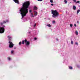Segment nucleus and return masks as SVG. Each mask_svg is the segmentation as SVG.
Listing matches in <instances>:
<instances>
[{"instance_id":"nucleus-1","label":"nucleus","mask_w":80,"mask_h":80,"mask_svg":"<svg viewBox=\"0 0 80 80\" xmlns=\"http://www.w3.org/2000/svg\"><path fill=\"white\" fill-rule=\"evenodd\" d=\"M29 5L30 2L29 1L25 2L22 3V7L21 8L19 11V12L21 14L22 17L21 19H23L24 17H25L26 15L28 13V8L29 7Z\"/></svg>"},{"instance_id":"nucleus-2","label":"nucleus","mask_w":80,"mask_h":80,"mask_svg":"<svg viewBox=\"0 0 80 80\" xmlns=\"http://www.w3.org/2000/svg\"><path fill=\"white\" fill-rule=\"evenodd\" d=\"M52 14V17L55 18L57 17H58L59 16V13L58 12H57V11L55 10H52L51 12Z\"/></svg>"},{"instance_id":"nucleus-3","label":"nucleus","mask_w":80,"mask_h":80,"mask_svg":"<svg viewBox=\"0 0 80 80\" xmlns=\"http://www.w3.org/2000/svg\"><path fill=\"white\" fill-rule=\"evenodd\" d=\"M3 22H0V25H2V27H0V33H3L5 32V28L6 26L4 25H3Z\"/></svg>"},{"instance_id":"nucleus-4","label":"nucleus","mask_w":80,"mask_h":80,"mask_svg":"<svg viewBox=\"0 0 80 80\" xmlns=\"http://www.w3.org/2000/svg\"><path fill=\"white\" fill-rule=\"evenodd\" d=\"M25 43L26 46H29L30 44V41H27V40L26 39L22 41V44L23 45Z\"/></svg>"},{"instance_id":"nucleus-5","label":"nucleus","mask_w":80,"mask_h":80,"mask_svg":"<svg viewBox=\"0 0 80 80\" xmlns=\"http://www.w3.org/2000/svg\"><path fill=\"white\" fill-rule=\"evenodd\" d=\"M9 48H13V44L12 43V42H10V41H9Z\"/></svg>"},{"instance_id":"nucleus-6","label":"nucleus","mask_w":80,"mask_h":80,"mask_svg":"<svg viewBox=\"0 0 80 80\" xmlns=\"http://www.w3.org/2000/svg\"><path fill=\"white\" fill-rule=\"evenodd\" d=\"M8 40H12V37H11V36H10V35H8Z\"/></svg>"},{"instance_id":"nucleus-7","label":"nucleus","mask_w":80,"mask_h":80,"mask_svg":"<svg viewBox=\"0 0 80 80\" xmlns=\"http://www.w3.org/2000/svg\"><path fill=\"white\" fill-rule=\"evenodd\" d=\"M30 16L31 17H32V18L34 17V15H33V13H32L30 14Z\"/></svg>"},{"instance_id":"nucleus-8","label":"nucleus","mask_w":80,"mask_h":80,"mask_svg":"<svg viewBox=\"0 0 80 80\" xmlns=\"http://www.w3.org/2000/svg\"><path fill=\"white\" fill-rule=\"evenodd\" d=\"M14 2H15V3H18V4L19 3L18 0H13Z\"/></svg>"},{"instance_id":"nucleus-9","label":"nucleus","mask_w":80,"mask_h":80,"mask_svg":"<svg viewBox=\"0 0 80 80\" xmlns=\"http://www.w3.org/2000/svg\"><path fill=\"white\" fill-rule=\"evenodd\" d=\"M34 16H37V12L35 11H34Z\"/></svg>"},{"instance_id":"nucleus-10","label":"nucleus","mask_w":80,"mask_h":80,"mask_svg":"<svg viewBox=\"0 0 80 80\" xmlns=\"http://www.w3.org/2000/svg\"><path fill=\"white\" fill-rule=\"evenodd\" d=\"M69 69H70V70H72L73 68L71 66H69Z\"/></svg>"},{"instance_id":"nucleus-11","label":"nucleus","mask_w":80,"mask_h":80,"mask_svg":"<svg viewBox=\"0 0 80 80\" xmlns=\"http://www.w3.org/2000/svg\"><path fill=\"white\" fill-rule=\"evenodd\" d=\"M46 26H47V27H52V26H51L50 24H47Z\"/></svg>"},{"instance_id":"nucleus-12","label":"nucleus","mask_w":80,"mask_h":80,"mask_svg":"<svg viewBox=\"0 0 80 80\" xmlns=\"http://www.w3.org/2000/svg\"><path fill=\"white\" fill-rule=\"evenodd\" d=\"M75 33L76 35H78V31H76Z\"/></svg>"},{"instance_id":"nucleus-13","label":"nucleus","mask_w":80,"mask_h":80,"mask_svg":"<svg viewBox=\"0 0 80 80\" xmlns=\"http://www.w3.org/2000/svg\"><path fill=\"white\" fill-rule=\"evenodd\" d=\"M73 10H76V7H75V6H73Z\"/></svg>"},{"instance_id":"nucleus-14","label":"nucleus","mask_w":80,"mask_h":80,"mask_svg":"<svg viewBox=\"0 0 80 80\" xmlns=\"http://www.w3.org/2000/svg\"><path fill=\"white\" fill-rule=\"evenodd\" d=\"M38 8H37V7H36V6H35L34 7V10H37Z\"/></svg>"},{"instance_id":"nucleus-15","label":"nucleus","mask_w":80,"mask_h":80,"mask_svg":"<svg viewBox=\"0 0 80 80\" xmlns=\"http://www.w3.org/2000/svg\"><path fill=\"white\" fill-rule=\"evenodd\" d=\"M64 3L65 4H67V3H68V2H67V1L66 0H65L64 1Z\"/></svg>"},{"instance_id":"nucleus-16","label":"nucleus","mask_w":80,"mask_h":80,"mask_svg":"<svg viewBox=\"0 0 80 80\" xmlns=\"http://www.w3.org/2000/svg\"><path fill=\"white\" fill-rule=\"evenodd\" d=\"M55 23V21L53 20L52 21V23H53V24H54V23Z\"/></svg>"},{"instance_id":"nucleus-17","label":"nucleus","mask_w":80,"mask_h":80,"mask_svg":"<svg viewBox=\"0 0 80 80\" xmlns=\"http://www.w3.org/2000/svg\"><path fill=\"white\" fill-rule=\"evenodd\" d=\"M80 9H79V10H77V14H78V13H79V12H80Z\"/></svg>"},{"instance_id":"nucleus-18","label":"nucleus","mask_w":80,"mask_h":80,"mask_svg":"<svg viewBox=\"0 0 80 80\" xmlns=\"http://www.w3.org/2000/svg\"><path fill=\"white\" fill-rule=\"evenodd\" d=\"M32 11L31 10H30L29 11V13L30 14V13H32Z\"/></svg>"},{"instance_id":"nucleus-19","label":"nucleus","mask_w":80,"mask_h":80,"mask_svg":"<svg viewBox=\"0 0 80 80\" xmlns=\"http://www.w3.org/2000/svg\"><path fill=\"white\" fill-rule=\"evenodd\" d=\"M77 67H78V68H80V66L79 65H77Z\"/></svg>"},{"instance_id":"nucleus-20","label":"nucleus","mask_w":80,"mask_h":80,"mask_svg":"<svg viewBox=\"0 0 80 80\" xmlns=\"http://www.w3.org/2000/svg\"><path fill=\"white\" fill-rule=\"evenodd\" d=\"M75 45H77V46H78V42H76L75 43Z\"/></svg>"},{"instance_id":"nucleus-21","label":"nucleus","mask_w":80,"mask_h":80,"mask_svg":"<svg viewBox=\"0 0 80 80\" xmlns=\"http://www.w3.org/2000/svg\"><path fill=\"white\" fill-rule=\"evenodd\" d=\"M13 52H14V51H13L12 50V51H11V53L12 54H13Z\"/></svg>"},{"instance_id":"nucleus-22","label":"nucleus","mask_w":80,"mask_h":80,"mask_svg":"<svg viewBox=\"0 0 80 80\" xmlns=\"http://www.w3.org/2000/svg\"><path fill=\"white\" fill-rule=\"evenodd\" d=\"M8 60H11V58H10V57H8Z\"/></svg>"},{"instance_id":"nucleus-23","label":"nucleus","mask_w":80,"mask_h":80,"mask_svg":"<svg viewBox=\"0 0 80 80\" xmlns=\"http://www.w3.org/2000/svg\"><path fill=\"white\" fill-rule=\"evenodd\" d=\"M2 23H6V21H3L2 22Z\"/></svg>"},{"instance_id":"nucleus-24","label":"nucleus","mask_w":80,"mask_h":80,"mask_svg":"<svg viewBox=\"0 0 80 80\" xmlns=\"http://www.w3.org/2000/svg\"><path fill=\"white\" fill-rule=\"evenodd\" d=\"M71 43L72 44V45H73V42L72 41L71 42Z\"/></svg>"},{"instance_id":"nucleus-25","label":"nucleus","mask_w":80,"mask_h":80,"mask_svg":"<svg viewBox=\"0 0 80 80\" xmlns=\"http://www.w3.org/2000/svg\"><path fill=\"white\" fill-rule=\"evenodd\" d=\"M77 3H80V1H78L76 2Z\"/></svg>"},{"instance_id":"nucleus-26","label":"nucleus","mask_w":80,"mask_h":80,"mask_svg":"<svg viewBox=\"0 0 80 80\" xmlns=\"http://www.w3.org/2000/svg\"><path fill=\"white\" fill-rule=\"evenodd\" d=\"M70 27H73V25L72 24H70Z\"/></svg>"},{"instance_id":"nucleus-27","label":"nucleus","mask_w":80,"mask_h":80,"mask_svg":"<svg viewBox=\"0 0 80 80\" xmlns=\"http://www.w3.org/2000/svg\"><path fill=\"white\" fill-rule=\"evenodd\" d=\"M21 44H22V42H20L19 43V45H21Z\"/></svg>"},{"instance_id":"nucleus-28","label":"nucleus","mask_w":80,"mask_h":80,"mask_svg":"<svg viewBox=\"0 0 80 80\" xmlns=\"http://www.w3.org/2000/svg\"><path fill=\"white\" fill-rule=\"evenodd\" d=\"M50 2L51 3H53V0H50Z\"/></svg>"},{"instance_id":"nucleus-29","label":"nucleus","mask_w":80,"mask_h":80,"mask_svg":"<svg viewBox=\"0 0 80 80\" xmlns=\"http://www.w3.org/2000/svg\"><path fill=\"white\" fill-rule=\"evenodd\" d=\"M34 40H37V38H34Z\"/></svg>"},{"instance_id":"nucleus-30","label":"nucleus","mask_w":80,"mask_h":80,"mask_svg":"<svg viewBox=\"0 0 80 80\" xmlns=\"http://www.w3.org/2000/svg\"><path fill=\"white\" fill-rule=\"evenodd\" d=\"M74 2H76V0H72Z\"/></svg>"},{"instance_id":"nucleus-31","label":"nucleus","mask_w":80,"mask_h":80,"mask_svg":"<svg viewBox=\"0 0 80 80\" xmlns=\"http://www.w3.org/2000/svg\"><path fill=\"white\" fill-rule=\"evenodd\" d=\"M36 25H37V24L36 23H35L34 25V27H35V26H36Z\"/></svg>"},{"instance_id":"nucleus-32","label":"nucleus","mask_w":80,"mask_h":80,"mask_svg":"<svg viewBox=\"0 0 80 80\" xmlns=\"http://www.w3.org/2000/svg\"><path fill=\"white\" fill-rule=\"evenodd\" d=\"M6 22H9V21L8 20H7L6 21Z\"/></svg>"},{"instance_id":"nucleus-33","label":"nucleus","mask_w":80,"mask_h":80,"mask_svg":"<svg viewBox=\"0 0 80 80\" xmlns=\"http://www.w3.org/2000/svg\"><path fill=\"white\" fill-rule=\"evenodd\" d=\"M74 26L75 27H77V25L76 24H74Z\"/></svg>"},{"instance_id":"nucleus-34","label":"nucleus","mask_w":80,"mask_h":80,"mask_svg":"<svg viewBox=\"0 0 80 80\" xmlns=\"http://www.w3.org/2000/svg\"><path fill=\"white\" fill-rule=\"evenodd\" d=\"M38 1H40V2H42V0H38Z\"/></svg>"},{"instance_id":"nucleus-35","label":"nucleus","mask_w":80,"mask_h":80,"mask_svg":"<svg viewBox=\"0 0 80 80\" xmlns=\"http://www.w3.org/2000/svg\"><path fill=\"white\" fill-rule=\"evenodd\" d=\"M77 23H79V22H78V21H77Z\"/></svg>"},{"instance_id":"nucleus-36","label":"nucleus","mask_w":80,"mask_h":80,"mask_svg":"<svg viewBox=\"0 0 80 80\" xmlns=\"http://www.w3.org/2000/svg\"><path fill=\"white\" fill-rule=\"evenodd\" d=\"M51 5L52 6H53V4L52 3L51 4Z\"/></svg>"},{"instance_id":"nucleus-37","label":"nucleus","mask_w":80,"mask_h":80,"mask_svg":"<svg viewBox=\"0 0 80 80\" xmlns=\"http://www.w3.org/2000/svg\"><path fill=\"white\" fill-rule=\"evenodd\" d=\"M28 33H30V31H29L28 32Z\"/></svg>"},{"instance_id":"nucleus-38","label":"nucleus","mask_w":80,"mask_h":80,"mask_svg":"<svg viewBox=\"0 0 80 80\" xmlns=\"http://www.w3.org/2000/svg\"><path fill=\"white\" fill-rule=\"evenodd\" d=\"M57 41H58V39H56Z\"/></svg>"},{"instance_id":"nucleus-39","label":"nucleus","mask_w":80,"mask_h":80,"mask_svg":"<svg viewBox=\"0 0 80 80\" xmlns=\"http://www.w3.org/2000/svg\"><path fill=\"white\" fill-rule=\"evenodd\" d=\"M48 20H50V19H48Z\"/></svg>"}]
</instances>
